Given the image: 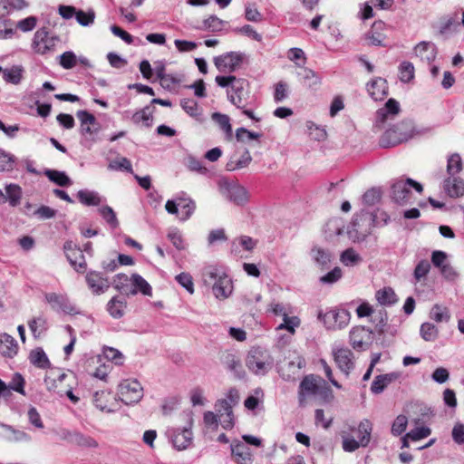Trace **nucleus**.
Instances as JSON below:
<instances>
[{"label":"nucleus","mask_w":464,"mask_h":464,"mask_svg":"<svg viewBox=\"0 0 464 464\" xmlns=\"http://www.w3.org/2000/svg\"><path fill=\"white\" fill-rule=\"evenodd\" d=\"M379 225L377 213L362 209L355 214L347 228V234L353 242H362L372 233V228Z\"/></svg>","instance_id":"1"},{"label":"nucleus","mask_w":464,"mask_h":464,"mask_svg":"<svg viewBox=\"0 0 464 464\" xmlns=\"http://www.w3.org/2000/svg\"><path fill=\"white\" fill-rule=\"evenodd\" d=\"M246 365L256 375H266L273 366V360L262 347H253L247 353Z\"/></svg>","instance_id":"2"},{"label":"nucleus","mask_w":464,"mask_h":464,"mask_svg":"<svg viewBox=\"0 0 464 464\" xmlns=\"http://www.w3.org/2000/svg\"><path fill=\"white\" fill-rule=\"evenodd\" d=\"M411 188H414L420 194L423 191V186L411 178H408L405 180H395L391 185L390 196L392 200L398 205L406 204L411 194Z\"/></svg>","instance_id":"3"},{"label":"nucleus","mask_w":464,"mask_h":464,"mask_svg":"<svg viewBox=\"0 0 464 464\" xmlns=\"http://www.w3.org/2000/svg\"><path fill=\"white\" fill-rule=\"evenodd\" d=\"M318 319L322 321L328 330L343 329L350 322V312L344 308L335 307L323 313L319 311Z\"/></svg>","instance_id":"4"},{"label":"nucleus","mask_w":464,"mask_h":464,"mask_svg":"<svg viewBox=\"0 0 464 464\" xmlns=\"http://www.w3.org/2000/svg\"><path fill=\"white\" fill-rule=\"evenodd\" d=\"M411 137V133L405 130V124L401 122L386 130L380 137L378 144L382 149H389L407 141Z\"/></svg>","instance_id":"5"},{"label":"nucleus","mask_w":464,"mask_h":464,"mask_svg":"<svg viewBox=\"0 0 464 464\" xmlns=\"http://www.w3.org/2000/svg\"><path fill=\"white\" fill-rule=\"evenodd\" d=\"M192 424L191 414L188 415V425L183 428H171L167 433L173 447L178 450H186L192 443Z\"/></svg>","instance_id":"6"},{"label":"nucleus","mask_w":464,"mask_h":464,"mask_svg":"<svg viewBox=\"0 0 464 464\" xmlns=\"http://www.w3.org/2000/svg\"><path fill=\"white\" fill-rule=\"evenodd\" d=\"M121 401L126 405L139 402L143 397V389L137 380H124L119 385Z\"/></svg>","instance_id":"7"},{"label":"nucleus","mask_w":464,"mask_h":464,"mask_svg":"<svg viewBox=\"0 0 464 464\" xmlns=\"http://www.w3.org/2000/svg\"><path fill=\"white\" fill-rule=\"evenodd\" d=\"M58 40L57 36H49L46 27H42L35 32L32 47L36 53L45 55L54 52L55 43Z\"/></svg>","instance_id":"8"},{"label":"nucleus","mask_w":464,"mask_h":464,"mask_svg":"<svg viewBox=\"0 0 464 464\" xmlns=\"http://www.w3.org/2000/svg\"><path fill=\"white\" fill-rule=\"evenodd\" d=\"M223 195L237 206H245L249 201L247 189L237 182L225 181L220 184Z\"/></svg>","instance_id":"9"},{"label":"nucleus","mask_w":464,"mask_h":464,"mask_svg":"<svg viewBox=\"0 0 464 464\" xmlns=\"http://www.w3.org/2000/svg\"><path fill=\"white\" fill-rule=\"evenodd\" d=\"M245 54L240 52H227L224 54L216 56L214 63L217 69L221 72H235L243 63Z\"/></svg>","instance_id":"10"},{"label":"nucleus","mask_w":464,"mask_h":464,"mask_svg":"<svg viewBox=\"0 0 464 464\" xmlns=\"http://www.w3.org/2000/svg\"><path fill=\"white\" fill-rule=\"evenodd\" d=\"M63 251L70 265L77 273L83 274L87 269V263L82 248L72 240L63 244Z\"/></svg>","instance_id":"11"},{"label":"nucleus","mask_w":464,"mask_h":464,"mask_svg":"<svg viewBox=\"0 0 464 464\" xmlns=\"http://www.w3.org/2000/svg\"><path fill=\"white\" fill-rule=\"evenodd\" d=\"M320 385L317 383L314 374H308L304 377L298 387V405L301 408L306 406V398L308 396L316 395L319 392Z\"/></svg>","instance_id":"12"},{"label":"nucleus","mask_w":464,"mask_h":464,"mask_svg":"<svg viewBox=\"0 0 464 464\" xmlns=\"http://www.w3.org/2000/svg\"><path fill=\"white\" fill-rule=\"evenodd\" d=\"M373 332L365 326H354L351 329L349 339L355 350H365L368 342L372 339Z\"/></svg>","instance_id":"13"},{"label":"nucleus","mask_w":464,"mask_h":464,"mask_svg":"<svg viewBox=\"0 0 464 464\" xmlns=\"http://www.w3.org/2000/svg\"><path fill=\"white\" fill-rule=\"evenodd\" d=\"M47 303H49L52 308L57 312L62 311L66 314H76L75 306L71 304L69 298L65 295H60L56 293H47L44 295Z\"/></svg>","instance_id":"14"},{"label":"nucleus","mask_w":464,"mask_h":464,"mask_svg":"<svg viewBox=\"0 0 464 464\" xmlns=\"http://www.w3.org/2000/svg\"><path fill=\"white\" fill-rule=\"evenodd\" d=\"M248 85L247 80L237 78L236 83L232 86V93L227 91V100L237 109H243L246 105L245 94H247V92H245V87Z\"/></svg>","instance_id":"15"},{"label":"nucleus","mask_w":464,"mask_h":464,"mask_svg":"<svg viewBox=\"0 0 464 464\" xmlns=\"http://www.w3.org/2000/svg\"><path fill=\"white\" fill-rule=\"evenodd\" d=\"M85 281L94 295L103 294L110 287L108 278L103 277L102 273L98 271H88L85 276Z\"/></svg>","instance_id":"16"},{"label":"nucleus","mask_w":464,"mask_h":464,"mask_svg":"<svg viewBox=\"0 0 464 464\" xmlns=\"http://www.w3.org/2000/svg\"><path fill=\"white\" fill-rule=\"evenodd\" d=\"M367 92L374 101H382L389 94V87L386 79L376 77L367 83Z\"/></svg>","instance_id":"17"},{"label":"nucleus","mask_w":464,"mask_h":464,"mask_svg":"<svg viewBox=\"0 0 464 464\" xmlns=\"http://www.w3.org/2000/svg\"><path fill=\"white\" fill-rule=\"evenodd\" d=\"M353 352L348 348H339L334 352V361L338 366V368L345 373L346 376L349 375L350 372L353 369L354 363L353 362Z\"/></svg>","instance_id":"18"},{"label":"nucleus","mask_w":464,"mask_h":464,"mask_svg":"<svg viewBox=\"0 0 464 464\" xmlns=\"http://www.w3.org/2000/svg\"><path fill=\"white\" fill-rule=\"evenodd\" d=\"M385 24L382 21H375L372 28L365 34V39L369 41L370 45L386 47L388 44L384 42L386 36L382 31Z\"/></svg>","instance_id":"19"},{"label":"nucleus","mask_w":464,"mask_h":464,"mask_svg":"<svg viewBox=\"0 0 464 464\" xmlns=\"http://www.w3.org/2000/svg\"><path fill=\"white\" fill-rule=\"evenodd\" d=\"M155 107L151 105H146L142 109H140L131 114L130 120L135 125L142 124L145 128H151L154 122L153 113Z\"/></svg>","instance_id":"20"},{"label":"nucleus","mask_w":464,"mask_h":464,"mask_svg":"<svg viewBox=\"0 0 464 464\" xmlns=\"http://www.w3.org/2000/svg\"><path fill=\"white\" fill-rule=\"evenodd\" d=\"M443 188L450 198H460L464 196V180L459 177L450 176L444 179Z\"/></svg>","instance_id":"21"},{"label":"nucleus","mask_w":464,"mask_h":464,"mask_svg":"<svg viewBox=\"0 0 464 464\" xmlns=\"http://www.w3.org/2000/svg\"><path fill=\"white\" fill-rule=\"evenodd\" d=\"M210 287L215 297L220 300L227 298L233 291L232 280L227 273L220 277V280L217 281V284L212 285Z\"/></svg>","instance_id":"22"},{"label":"nucleus","mask_w":464,"mask_h":464,"mask_svg":"<svg viewBox=\"0 0 464 464\" xmlns=\"http://www.w3.org/2000/svg\"><path fill=\"white\" fill-rule=\"evenodd\" d=\"M176 199L179 204V208L181 209V215L179 218L180 221H186L193 215L196 209L195 201L190 198L184 191L179 192L176 196Z\"/></svg>","instance_id":"23"},{"label":"nucleus","mask_w":464,"mask_h":464,"mask_svg":"<svg viewBox=\"0 0 464 464\" xmlns=\"http://www.w3.org/2000/svg\"><path fill=\"white\" fill-rule=\"evenodd\" d=\"M296 75L300 82L309 89L316 88L322 82V78L316 72L304 66H301Z\"/></svg>","instance_id":"24"},{"label":"nucleus","mask_w":464,"mask_h":464,"mask_svg":"<svg viewBox=\"0 0 464 464\" xmlns=\"http://www.w3.org/2000/svg\"><path fill=\"white\" fill-rule=\"evenodd\" d=\"M231 452L237 464H252L253 458L250 449L246 443L237 441L231 444Z\"/></svg>","instance_id":"25"},{"label":"nucleus","mask_w":464,"mask_h":464,"mask_svg":"<svg viewBox=\"0 0 464 464\" xmlns=\"http://www.w3.org/2000/svg\"><path fill=\"white\" fill-rule=\"evenodd\" d=\"M17 352V341L6 333L0 334V353L6 358H14Z\"/></svg>","instance_id":"26"},{"label":"nucleus","mask_w":464,"mask_h":464,"mask_svg":"<svg viewBox=\"0 0 464 464\" xmlns=\"http://www.w3.org/2000/svg\"><path fill=\"white\" fill-rule=\"evenodd\" d=\"M127 302L125 298L114 295L106 305L107 312L114 319H121L125 314Z\"/></svg>","instance_id":"27"},{"label":"nucleus","mask_w":464,"mask_h":464,"mask_svg":"<svg viewBox=\"0 0 464 464\" xmlns=\"http://www.w3.org/2000/svg\"><path fill=\"white\" fill-rule=\"evenodd\" d=\"M225 269L217 266H208L202 269V281L206 286H212L220 280L222 276H225Z\"/></svg>","instance_id":"28"},{"label":"nucleus","mask_w":464,"mask_h":464,"mask_svg":"<svg viewBox=\"0 0 464 464\" xmlns=\"http://www.w3.org/2000/svg\"><path fill=\"white\" fill-rule=\"evenodd\" d=\"M130 279L132 282V288L130 290L129 293H126L127 295H136L139 292H140L144 295H152V288L150 285L140 275L132 274Z\"/></svg>","instance_id":"29"},{"label":"nucleus","mask_w":464,"mask_h":464,"mask_svg":"<svg viewBox=\"0 0 464 464\" xmlns=\"http://www.w3.org/2000/svg\"><path fill=\"white\" fill-rule=\"evenodd\" d=\"M5 189L4 202L8 201L9 205L14 208L19 206L23 197L22 188L18 184L10 183L5 185Z\"/></svg>","instance_id":"30"},{"label":"nucleus","mask_w":464,"mask_h":464,"mask_svg":"<svg viewBox=\"0 0 464 464\" xmlns=\"http://www.w3.org/2000/svg\"><path fill=\"white\" fill-rule=\"evenodd\" d=\"M180 106L187 114L194 118L198 122L201 123L204 121L202 109L195 100L188 98L182 99L180 100Z\"/></svg>","instance_id":"31"},{"label":"nucleus","mask_w":464,"mask_h":464,"mask_svg":"<svg viewBox=\"0 0 464 464\" xmlns=\"http://www.w3.org/2000/svg\"><path fill=\"white\" fill-rule=\"evenodd\" d=\"M30 362L39 369H48L51 362L42 347L33 349L28 356Z\"/></svg>","instance_id":"32"},{"label":"nucleus","mask_w":464,"mask_h":464,"mask_svg":"<svg viewBox=\"0 0 464 464\" xmlns=\"http://www.w3.org/2000/svg\"><path fill=\"white\" fill-rule=\"evenodd\" d=\"M165 62L158 61L155 66V72L157 78L160 81V85L165 89L170 91L172 87H170L169 83H167V80H171L172 83H179L180 80L172 74H167L165 72Z\"/></svg>","instance_id":"33"},{"label":"nucleus","mask_w":464,"mask_h":464,"mask_svg":"<svg viewBox=\"0 0 464 464\" xmlns=\"http://www.w3.org/2000/svg\"><path fill=\"white\" fill-rule=\"evenodd\" d=\"M311 256L313 260L321 267V269L329 268L332 260L331 253L319 246H314L311 249Z\"/></svg>","instance_id":"34"},{"label":"nucleus","mask_w":464,"mask_h":464,"mask_svg":"<svg viewBox=\"0 0 464 464\" xmlns=\"http://www.w3.org/2000/svg\"><path fill=\"white\" fill-rule=\"evenodd\" d=\"M44 173L50 181L60 187H70L72 184V180L64 171L46 169Z\"/></svg>","instance_id":"35"},{"label":"nucleus","mask_w":464,"mask_h":464,"mask_svg":"<svg viewBox=\"0 0 464 464\" xmlns=\"http://www.w3.org/2000/svg\"><path fill=\"white\" fill-rule=\"evenodd\" d=\"M227 369L234 373L235 377L242 380L246 377V372L243 369L241 361L234 354L228 353L225 357Z\"/></svg>","instance_id":"36"},{"label":"nucleus","mask_w":464,"mask_h":464,"mask_svg":"<svg viewBox=\"0 0 464 464\" xmlns=\"http://www.w3.org/2000/svg\"><path fill=\"white\" fill-rule=\"evenodd\" d=\"M375 297L382 305L391 306L398 302L397 295L390 286L377 290Z\"/></svg>","instance_id":"37"},{"label":"nucleus","mask_w":464,"mask_h":464,"mask_svg":"<svg viewBox=\"0 0 464 464\" xmlns=\"http://www.w3.org/2000/svg\"><path fill=\"white\" fill-rule=\"evenodd\" d=\"M372 431V423L368 419L360 421L357 429V438L361 441L362 447H366L370 443Z\"/></svg>","instance_id":"38"},{"label":"nucleus","mask_w":464,"mask_h":464,"mask_svg":"<svg viewBox=\"0 0 464 464\" xmlns=\"http://www.w3.org/2000/svg\"><path fill=\"white\" fill-rule=\"evenodd\" d=\"M24 72L22 65H13L11 68L4 69L3 78L7 83L16 85L21 82Z\"/></svg>","instance_id":"39"},{"label":"nucleus","mask_w":464,"mask_h":464,"mask_svg":"<svg viewBox=\"0 0 464 464\" xmlns=\"http://www.w3.org/2000/svg\"><path fill=\"white\" fill-rule=\"evenodd\" d=\"M28 327L34 339L41 337L48 330L47 320L44 316H38L28 322Z\"/></svg>","instance_id":"40"},{"label":"nucleus","mask_w":464,"mask_h":464,"mask_svg":"<svg viewBox=\"0 0 464 464\" xmlns=\"http://www.w3.org/2000/svg\"><path fill=\"white\" fill-rule=\"evenodd\" d=\"M79 132L82 136L81 144L88 149L96 142L97 128H92L91 125L80 126Z\"/></svg>","instance_id":"41"},{"label":"nucleus","mask_w":464,"mask_h":464,"mask_svg":"<svg viewBox=\"0 0 464 464\" xmlns=\"http://www.w3.org/2000/svg\"><path fill=\"white\" fill-rule=\"evenodd\" d=\"M79 201L85 206H99L102 202L100 195L96 191L81 189L77 193Z\"/></svg>","instance_id":"42"},{"label":"nucleus","mask_w":464,"mask_h":464,"mask_svg":"<svg viewBox=\"0 0 464 464\" xmlns=\"http://www.w3.org/2000/svg\"><path fill=\"white\" fill-rule=\"evenodd\" d=\"M72 445L82 449H96L98 448L99 443L94 438L77 430L74 435Z\"/></svg>","instance_id":"43"},{"label":"nucleus","mask_w":464,"mask_h":464,"mask_svg":"<svg viewBox=\"0 0 464 464\" xmlns=\"http://www.w3.org/2000/svg\"><path fill=\"white\" fill-rule=\"evenodd\" d=\"M415 52L422 59L433 61L436 57V46L433 44L427 42H420L415 47Z\"/></svg>","instance_id":"44"},{"label":"nucleus","mask_w":464,"mask_h":464,"mask_svg":"<svg viewBox=\"0 0 464 464\" xmlns=\"http://www.w3.org/2000/svg\"><path fill=\"white\" fill-rule=\"evenodd\" d=\"M462 160L459 153H452L449 156L447 160V173L450 176L455 177L456 174H459L462 170Z\"/></svg>","instance_id":"45"},{"label":"nucleus","mask_w":464,"mask_h":464,"mask_svg":"<svg viewBox=\"0 0 464 464\" xmlns=\"http://www.w3.org/2000/svg\"><path fill=\"white\" fill-rule=\"evenodd\" d=\"M372 322L375 323V330L379 335L385 334V327L388 323V313L385 309H381L372 317Z\"/></svg>","instance_id":"46"},{"label":"nucleus","mask_w":464,"mask_h":464,"mask_svg":"<svg viewBox=\"0 0 464 464\" xmlns=\"http://www.w3.org/2000/svg\"><path fill=\"white\" fill-rule=\"evenodd\" d=\"M382 191L381 188H371L362 197V203L366 206H373L382 198Z\"/></svg>","instance_id":"47"},{"label":"nucleus","mask_w":464,"mask_h":464,"mask_svg":"<svg viewBox=\"0 0 464 464\" xmlns=\"http://www.w3.org/2000/svg\"><path fill=\"white\" fill-rule=\"evenodd\" d=\"M225 24L226 21L218 18L215 14H211L203 21V26L201 27V29L208 30L212 33H217L222 30V27Z\"/></svg>","instance_id":"48"},{"label":"nucleus","mask_w":464,"mask_h":464,"mask_svg":"<svg viewBox=\"0 0 464 464\" xmlns=\"http://www.w3.org/2000/svg\"><path fill=\"white\" fill-rule=\"evenodd\" d=\"M167 237L177 250L181 251L186 248L182 234L178 227H170L168 231Z\"/></svg>","instance_id":"49"},{"label":"nucleus","mask_w":464,"mask_h":464,"mask_svg":"<svg viewBox=\"0 0 464 464\" xmlns=\"http://www.w3.org/2000/svg\"><path fill=\"white\" fill-rule=\"evenodd\" d=\"M420 334L426 342H433L438 338L439 331L433 324L423 323L420 325Z\"/></svg>","instance_id":"50"},{"label":"nucleus","mask_w":464,"mask_h":464,"mask_svg":"<svg viewBox=\"0 0 464 464\" xmlns=\"http://www.w3.org/2000/svg\"><path fill=\"white\" fill-rule=\"evenodd\" d=\"M211 118L219 126V128L226 132L227 135H232V126L230 124V119L227 114H223L220 112H213Z\"/></svg>","instance_id":"51"},{"label":"nucleus","mask_w":464,"mask_h":464,"mask_svg":"<svg viewBox=\"0 0 464 464\" xmlns=\"http://www.w3.org/2000/svg\"><path fill=\"white\" fill-rule=\"evenodd\" d=\"M102 218L107 222L111 228L119 227V221L114 210L110 206H103L98 209Z\"/></svg>","instance_id":"52"},{"label":"nucleus","mask_w":464,"mask_h":464,"mask_svg":"<svg viewBox=\"0 0 464 464\" xmlns=\"http://www.w3.org/2000/svg\"><path fill=\"white\" fill-rule=\"evenodd\" d=\"M15 157L0 149V171H11L14 168Z\"/></svg>","instance_id":"53"},{"label":"nucleus","mask_w":464,"mask_h":464,"mask_svg":"<svg viewBox=\"0 0 464 464\" xmlns=\"http://www.w3.org/2000/svg\"><path fill=\"white\" fill-rule=\"evenodd\" d=\"M400 80L409 82L414 78V66L411 62L404 61L399 66Z\"/></svg>","instance_id":"54"},{"label":"nucleus","mask_w":464,"mask_h":464,"mask_svg":"<svg viewBox=\"0 0 464 464\" xmlns=\"http://www.w3.org/2000/svg\"><path fill=\"white\" fill-rule=\"evenodd\" d=\"M74 16L79 24L82 26H89L94 22L95 13L92 9H90L87 12L80 9L76 10Z\"/></svg>","instance_id":"55"},{"label":"nucleus","mask_w":464,"mask_h":464,"mask_svg":"<svg viewBox=\"0 0 464 464\" xmlns=\"http://www.w3.org/2000/svg\"><path fill=\"white\" fill-rule=\"evenodd\" d=\"M408 425V419L405 415L400 414L398 415L392 424L391 432L393 436L401 435Z\"/></svg>","instance_id":"56"},{"label":"nucleus","mask_w":464,"mask_h":464,"mask_svg":"<svg viewBox=\"0 0 464 464\" xmlns=\"http://www.w3.org/2000/svg\"><path fill=\"white\" fill-rule=\"evenodd\" d=\"M77 63V56L72 51H66L59 56V64L66 70L72 69Z\"/></svg>","instance_id":"57"},{"label":"nucleus","mask_w":464,"mask_h":464,"mask_svg":"<svg viewBox=\"0 0 464 464\" xmlns=\"http://www.w3.org/2000/svg\"><path fill=\"white\" fill-rule=\"evenodd\" d=\"M361 260L362 257L353 250V248H347L341 254V261L344 266H353Z\"/></svg>","instance_id":"58"},{"label":"nucleus","mask_w":464,"mask_h":464,"mask_svg":"<svg viewBox=\"0 0 464 464\" xmlns=\"http://www.w3.org/2000/svg\"><path fill=\"white\" fill-rule=\"evenodd\" d=\"M307 129L310 130V135L314 140L322 141L327 137V132L324 128L316 125L313 121L306 122Z\"/></svg>","instance_id":"59"},{"label":"nucleus","mask_w":464,"mask_h":464,"mask_svg":"<svg viewBox=\"0 0 464 464\" xmlns=\"http://www.w3.org/2000/svg\"><path fill=\"white\" fill-rule=\"evenodd\" d=\"M176 281L189 294L194 293L193 278L189 273L182 272L176 276Z\"/></svg>","instance_id":"60"},{"label":"nucleus","mask_w":464,"mask_h":464,"mask_svg":"<svg viewBox=\"0 0 464 464\" xmlns=\"http://www.w3.org/2000/svg\"><path fill=\"white\" fill-rule=\"evenodd\" d=\"M342 276V269L338 266H335L324 276H321L319 281L324 285H332L341 279Z\"/></svg>","instance_id":"61"},{"label":"nucleus","mask_w":464,"mask_h":464,"mask_svg":"<svg viewBox=\"0 0 464 464\" xmlns=\"http://www.w3.org/2000/svg\"><path fill=\"white\" fill-rule=\"evenodd\" d=\"M57 210L51 207L42 205L34 212V215L40 220H46L55 218Z\"/></svg>","instance_id":"62"},{"label":"nucleus","mask_w":464,"mask_h":464,"mask_svg":"<svg viewBox=\"0 0 464 464\" xmlns=\"http://www.w3.org/2000/svg\"><path fill=\"white\" fill-rule=\"evenodd\" d=\"M431 433V430L429 427L422 426L417 427L408 432V437L411 441H417L421 439L427 438Z\"/></svg>","instance_id":"63"},{"label":"nucleus","mask_w":464,"mask_h":464,"mask_svg":"<svg viewBox=\"0 0 464 464\" xmlns=\"http://www.w3.org/2000/svg\"><path fill=\"white\" fill-rule=\"evenodd\" d=\"M104 356L114 362L116 365L123 364V354L117 349L107 347L103 351Z\"/></svg>","instance_id":"64"}]
</instances>
